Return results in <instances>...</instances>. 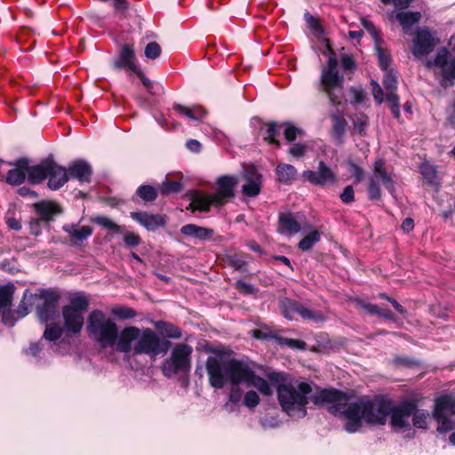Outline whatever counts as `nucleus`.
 <instances>
[{"label":"nucleus","mask_w":455,"mask_h":455,"mask_svg":"<svg viewBox=\"0 0 455 455\" xmlns=\"http://www.w3.org/2000/svg\"><path fill=\"white\" fill-rule=\"evenodd\" d=\"M349 396L337 389H321L311 396V401L318 406L326 405L328 411L340 417L344 421V429L347 433L361 430L363 422L370 425H385L390 416V425L395 430L409 426V418L415 411L414 401H403L395 404L383 396L361 397L356 402L349 403Z\"/></svg>","instance_id":"f257e3e1"},{"label":"nucleus","mask_w":455,"mask_h":455,"mask_svg":"<svg viewBox=\"0 0 455 455\" xmlns=\"http://www.w3.org/2000/svg\"><path fill=\"white\" fill-rule=\"evenodd\" d=\"M212 353L205 363L210 385L221 389L227 381L232 384L229 393V402L238 403L242 398V389L239 384L255 387L260 394L270 396L273 390L269 383L263 378L256 375L249 364L243 361L231 357L232 352L222 347H216L209 350Z\"/></svg>","instance_id":"f03ea898"},{"label":"nucleus","mask_w":455,"mask_h":455,"mask_svg":"<svg viewBox=\"0 0 455 455\" xmlns=\"http://www.w3.org/2000/svg\"><path fill=\"white\" fill-rule=\"evenodd\" d=\"M267 379L275 386L277 399L283 411L294 419H301L307 415V404L312 386L304 381H287L286 375L272 371L267 373Z\"/></svg>","instance_id":"7ed1b4c3"},{"label":"nucleus","mask_w":455,"mask_h":455,"mask_svg":"<svg viewBox=\"0 0 455 455\" xmlns=\"http://www.w3.org/2000/svg\"><path fill=\"white\" fill-rule=\"evenodd\" d=\"M170 342L162 340L150 328L140 330L136 326H127L121 330V336L116 351L124 354L147 355L155 359L160 355H165L170 347Z\"/></svg>","instance_id":"20e7f679"},{"label":"nucleus","mask_w":455,"mask_h":455,"mask_svg":"<svg viewBox=\"0 0 455 455\" xmlns=\"http://www.w3.org/2000/svg\"><path fill=\"white\" fill-rule=\"evenodd\" d=\"M88 336L101 348H115L118 347L121 336L117 323L103 311L92 310L87 318L86 326Z\"/></svg>","instance_id":"39448f33"},{"label":"nucleus","mask_w":455,"mask_h":455,"mask_svg":"<svg viewBox=\"0 0 455 455\" xmlns=\"http://www.w3.org/2000/svg\"><path fill=\"white\" fill-rule=\"evenodd\" d=\"M238 179L233 175H223L218 178V189L215 193L205 194L196 192L192 196L190 208L192 211L208 212L211 206L220 207L235 196V188Z\"/></svg>","instance_id":"423d86ee"},{"label":"nucleus","mask_w":455,"mask_h":455,"mask_svg":"<svg viewBox=\"0 0 455 455\" xmlns=\"http://www.w3.org/2000/svg\"><path fill=\"white\" fill-rule=\"evenodd\" d=\"M48 180L47 186L51 190H58L69 180L68 170L58 164L54 160L46 158L29 170V183L37 185Z\"/></svg>","instance_id":"0eeeda50"},{"label":"nucleus","mask_w":455,"mask_h":455,"mask_svg":"<svg viewBox=\"0 0 455 455\" xmlns=\"http://www.w3.org/2000/svg\"><path fill=\"white\" fill-rule=\"evenodd\" d=\"M88 306V299L83 294H76L70 298L69 305L63 307L62 315L67 332L77 334L81 331L84 323V313Z\"/></svg>","instance_id":"6e6552de"},{"label":"nucleus","mask_w":455,"mask_h":455,"mask_svg":"<svg viewBox=\"0 0 455 455\" xmlns=\"http://www.w3.org/2000/svg\"><path fill=\"white\" fill-rule=\"evenodd\" d=\"M434 419L437 422V431L448 433L455 427V396L443 394L435 399L432 411Z\"/></svg>","instance_id":"1a4fd4ad"},{"label":"nucleus","mask_w":455,"mask_h":455,"mask_svg":"<svg viewBox=\"0 0 455 455\" xmlns=\"http://www.w3.org/2000/svg\"><path fill=\"white\" fill-rule=\"evenodd\" d=\"M192 347L184 343L177 344L172 351L169 359L163 364L162 371L164 376L172 378L179 372H188L191 368Z\"/></svg>","instance_id":"9d476101"},{"label":"nucleus","mask_w":455,"mask_h":455,"mask_svg":"<svg viewBox=\"0 0 455 455\" xmlns=\"http://www.w3.org/2000/svg\"><path fill=\"white\" fill-rule=\"evenodd\" d=\"M372 175L369 180L368 194L371 200H379L381 196L379 182L389 191L395 190L394 174L386 169L384 159L378 158L373 163Z\"/></svg>","instance_id":"9b49d317"},{"label":"nucleus","mask_w":455,"mask_h":455,"mask_svg":"<svg viewBox=\"0 0 455 455\" xmlns=\"http://www.w3.org/2000/svg\"><path fill=\"white\" fill-rule=\"evenodd\" d=\"M337 66V60L333 57L329 58L327 66L322 71L319 84V89L327 94L333 105L340 103V98L335 95L333 91L340 88L343 83V76L339 75Z\"/></svg>","instance_id":"f8f14e48"},{"label":"nucleus","mask_w":455,"mask_h":455,"mask_svg":"<svg viewBox=\"0 0 455 455\" xmlns=\"http://www.w3.org/2000/svg\"><path fill=\"white\" fill-rule=\"evenodd\" d=\"M279 305L282 314L289 320H292L295 314H298L304 320L314 323H322L326 320L323 312L309 309L295 300L283 299Z\"/></svg>","instance_id":"ddd939ff"},{"label":"nucleus","mask_w":455,"mask_h":455,"mask_svg":"<svg viewBox=\"0 0 455 455\" xmlns=\"http://www.w3.org/2000/svg\"><path fill=\"white\" fill-rule=\"evenodd\" d=\"M302 177L311 184L320 187L336 186L339 181L337 174L323 161L319 162L315 171H304Z\"/></svg>","instance_id":"4468645a"},{"label":"nucleus","mask_w":455,"mask_h":455,"mask_svg":"<svg viewBox=\"0 0 455 455\" xmlns=\"http://www.w3.org/2000/svg\"><path fill=\"white\" fill-rule=\"evenodd\" d=\"M438 42L427 28H419L412 42V53L417 58L426 56L434 50Z\"/></svg>","instance_id":"2eb2a0df"},{"label":"nucleus","mask_w":455,"mask_h":455,"mask_svg":"<svg viewBox=\"0 0 455 455\" xmlns=\"http://www.w3.org/2000/svg\"><path fill=\"white\" fill-rule=\"evenodd\" d=\"M43 301L42 305L37 308V315L41 322H48L52 320L58 313L57 306L60 296L51 291H41L39 294H36Z\"/></svg>","instance_id":"dca6fc26"},{"label":"nucleus","mask_w":455,"mask_h":455,"mask_svg":"<svg viewBox=\"0 0 455 455\" xmlns=\"http://www.w3.org/2000/svg\"><path fill=\"white\" fill-rule=\"evenodd\" d=\"M449 52L446 48L440 49L433 60L427 61L428 68H438L443 77L446 80L455 79V59L448 60Z\"/></svg>","instance_id":"f3484780"},{"label":"nucleus","mask_w":455,"mask_h":455,"mask_svg":"<svg viewBox=\"0 0 455 455\" xmlns=\"http://www.w3.org/2000/svg\"><path fill=\"white\" fill-rule=\"evenodd\" d=\"M386 71L383 78V84L387 90L386 99L389 103V108L393 116L398 119L400 117V106L399 97L395 92L397 88V77L392 71Z\"/></svg>","instance_id":"a211bd4d"},{"label":"nucleus","mask_w":455,"mask_h":455,"mask_svg":"<svg viewBox=\"0 0 455 455\" xmlns=\"http://www.w3.org/2000/svg\"><path fill=\"white\" fill-rule=\"evenodd\" d=\"M9 165H13L14 168L11 169L6 175V182L12 186H19L24 182L26 175L29 181V170L32 165H29V161L26 158H20L14 164L9 163Z\"/></svg>","instance_id":"6ab92c4d"},{"label":"nucleus","mask_w":455,"mask_h":455,"mask_svg":"<svg viewBox=\"0 0 455 455\" xmlns=\"http://www.w3.org/2000/svg\"><path fill=\"white\" fill-rule=\"evenodd\" d=\"M246 183L242 188L244 196L254 197L260 193L262 176L254 166H248L244 171Z\"/></svg>","instance_id":"aec40b11"},{"label":"nucleus","mask_w":455,"mask_h":455,"mask_svg":"<svg viewBox=\"0 0 455 455\" xmlns=\"http://www.w3.org/2000/svg\"><path fill=\"white\" fill-rule=\"evenodd\" d=\"M301 228V222L296 214L289 212L279 213L277 227L279 234L291 236L300 232Z\"/></svg>","instance_id":"412c9836"},{"label":"nucleus","mask_w":455,"mask_h":455,"mask_svg":"<svg viewBox=\"0 0 455 455\" xmlns=\"http://www.w3.org/2000/svg\"><path fill=\"white\" fill-rule=\"evenodd\" d=\"M113 66L116 70L126 68L132 72L139 68L136 64V57L132 44H125L122 46L118 58L114 60Z\"/></svg>","instance_id":"4be33fe9"},{"label":"nucleus","mask_w":455,"mask_h":455,"mask_svg":"<svg viewBox=\"0 0 455 455\" xmlns=\"http://www.w3.org/2000/svg\"><path fill=\"white\" fill-rule=\"evenodd\" d=\"M67 170L69 177L80 182H89L92 172L91 165L84 160L72 162Z\"/></svg>","instance_id":"5701e85b"},{"label":"nucleus","mask_w":455,"mask_h":455,"mask_svg":"<svg viewBox=\"0 0 455 455\" xmlns=\"http://www.w3.org/2000/svg\"><path fill=\"white\" fill-rule=\"evenodd\" d=\"M132 218L148 230H155L164 225V220L160 215L149 214L148 212H132Z\"/></svg>","instance_id":"b1692460"},{"label":"nucleus","mask_w":455,"mask_h":455,"mask_svg":"<svg viewBox=\"0 0 455 455\" xmlns=\"http://www.w3.org/2000/svg\"><path fill=\"white\" fill-rule=\"evenodd\" d=\"M330 117L331 119V137L334 140L340 143L345 134L347 121L339 110L331 113Z\"/></svg>","instance_id":"393cba45"},{"label":"nucleus","mask_w":455,"mask_h":455,"mask_svg":"<svg viewBox=\"0 0 455 455\" xmlns=\"http://www.w3.org/2000/svg\"><path fill=\"white\" fill-rule=\"evenodd\" d=\"M180 232L185 235L195 237L201 241H209L214 235V230L212 228H203L195 224H187L183 226Z\"/></svg>","instance_id":"a878e982"},{"label":"nucleus","mask_w":455,"mask_h":455,"mask_svg":"<svg viewBox=\"0 0 455 455\" xmlns=\"http://www.w3.org/2000/svg\"><path fill=\"white\" fill-rule=\"evenodd\" d=\"M395 18L401 24L404 33H408L412 25L419 22L421 13L419 12H399L395 14Z\"/></svg>","instance_id":"bb28decb"},{"label":"nucleus","mask_w":455,"mask_h":455,"mask_svg":"<svg viewBox=\"0 0 455 455\" xmlns=\"http://www.w3.org/2000/svg\"><path fill=\"white\" fill-rule=\"evenodd\" d=\"M305 229H308L309 233L306 235L298 243V248L302 251H310L315 243L321 240V233L316 228L310 226H304Z\"/></svg>","instance_id":"cd10ccee"},{"label":"nucleus","mask_w":455,"mask_h":455,"mask_svg":"<svg viewBox=\"0 0 455 455\" xmlns=\"http://www.w3.org/2000/svg\"><path fill=\"white\" fill-rule=\"evenodd\" d=\"M36 211L42 220H49L59 212V205L53 202H40L35 204Z\"/></svg>","instance_id":"c85d7f7f"},{"label":"nucleus","mask_w":455,"mask_h":455,"mask_svg":"<svg viewBox=\"0 0 455 455\" xmlns=\"http://www.w3.org/2000/svg\"><path fill=\"white\" fill-rule=\"evenodd\" d=\"M154 325L160 334L166 338L180 339L182 335L181 330L172 323L164 321H157Z\"/></svg>","instance_id":"c756f323"},{"label":"nucleus","mask_w":455,"mask_h":455,"mask_svg":"<svg viewBox=\"0 0 455 455\" xmlns=\"http://www.w3.org/2000/svg\"><path fill=\"white\" fill-rule=\"evenodd\" d=\"M64 231L76 241H84L92 234V228L89 226L78 227L77 225H68L64 227Z\"/></svg>","instance_id":"7c9ffc66"},{"label":"nucleus","mask_w":455,"mask_h":455,"mask_svg":"<svg viewBox=\"0 0 455 455\" xmlns=\"http://www.w3.org/2000/svg\"><path fill=\"white\" fill-rule=\"evenodd\" d=\"M174 109L191 120H202L207 115L206 110L201 106L188 108L180 104L174 106Z\"/></svg>","instance_id":"2f4dec72"},{"label":"nucleus","mask_w":455,"mask_h":455,"mask_svg":"<svg viewBox=\"0 0 455 455\" xmlns=\"http://www.w3.org/2000/svg\"><path fill=\"white\" fill-rule=\"evenodd\" d=\"M276 175L280 182L289 183L295 179L297 170L291 164H280L276 166Z\"/></svg>","instance_id":"473e14b6"},{"label":"nucleus","mask_w":455,"mask_h":455,"mask_svg":"<svg viewBox=\"0 0 455 455\" xmlns=\"http://www.w3.org/2000/svg\"><path fill=\"white\" fill-rule=\"evenodd\" d=\"M282 126L283 124H277L275 123L267 124L264 133V140L271 144H275L276 147H279L280 143L276 138L280 133Z\"/></svg>","instance_id":"72a5a7b5"},{"label":"nucleus","mask_w":455,"mask_h":455,"mask_svg":"<svg viewBox=\"0 0 455 455\" xmlns=\"http://www.w3.org/2000/svg\"><path fill=\"white\" fill-rule=\"evenodd\" d=\"M419 172L423 179L431 185H434L437 181V172L434 165L427 162H424L419 166Z\"/></svg>","instance_id":"f704fd0d"},{"label":"nucleus","mask_w":455,"mask_h":455,"mask_svg":"<svg viewBox=\"0 0 455 455\" xmlns=\"http://www.w3.org/2000/svg\"><path fill=\"white\" fill-rule=\"evenodd\" d=\"M136 193L145 202H152L157 197L156 188L149 185L140 186Z\"/></svg>","instance_id":"c9c22d12"},{"label":"nucleus","mask_w":455,"mask_h":455,"mask_svg":"<svg viewBox=\"0 0 455 455\" xmlns=\"http://www.w3.org/2000/svg\"><path fill=\"white\" fill-rule=\"evenodd\" d=\"M411 415L414 427L418 428H427V419L429 416L427 411L425 410H419L416 407Z\"/></svg>","instance_id":"e433bc0d"},{"label":"nucleus","mask_w":455,"mask_h":455,"mask_svg":"<svg viewBox=\"0 0 455 455\" xmlns=\"http://www.w3.org/2000/svg\"><path fill=\"white\" fill-rule=\"evenodd\" d=\"M377 51L378 60L380 68L383 70H387L390 65V55L387 50L383 49L380 45V42L377 41L375 45Z\"/></svg>","instance_id":"4c0bfd02"},{"label":"nucleus","mask_w":455,"mask_h":455,"mask_svg":"<svg viewBox=\"0 0 455 455\" xmlns=\"http://www.w3.org/2000/svg\"><path fill=\"white\" fill-rule=\"evenodd\" d=\"M111 313L118 319H131L136 315V312L128 307L119 306L112 308Z\"/></svg>","instance_id":"58836bf2"},{"label":"nucleus","mask_w":455,"mask_h":455,"mask_svg":"<svg viewBox=\"0 0 455 455\" xmlns=\"http://www.w3.org/2000/svg\"><path fill=\"white\" fill-rule=\"evenodd\" d=\"M62 335V329L59 324H48L45 327L44 337L47 340L55 341Z\"/></svg>","instance_id":"ea45409f"},{"label":"nucleus","mask_w":455,"mask_h":455,"mask_svg":"<svg viewBox=\"0 0 455 455\" xmlns=\"http://www.w3.org/2000/svg\"><path fill=\"white\" fill-rule=\"evenodd\" d=\"M181 183L177 180H166L160 187V192L163 195L178 193L181 190Z\"/></svg>","instance_id":"a19ab883"},{"label":"nucleus","mask_w":455,"mask_h":455,"mask_svg":"<svg viewBox=\"0 0 455 455\" xmlns=\"http://www.w3.org/2000/svg\"><path fill=\"white\" fill-rule=\"evenodd\" d=\"M12 290L11 287H0V311L11 305Z\"/></svg>","instance_id":"79ce46f5"},{"label":"nucleus","mask_w":455,"mask_h":455,"mask_svg":"<svg viewBox=\"0 0 455 455\" xmlns=\"http://www.w3.org/2000/svg\"><path fill=\"white\" fill-rule=\"evenodd\" d=\"M259 396L257 392L249 390L244 394L243 404L250 409L255 408L259 403Z\"/></svg>","instance_id":"37998d69"},{"label":"nucleus","mask_w":455,"mask_h":455,"mask_svg":"<svg viewBox=\"0 0 455 455\" xmlns=\"http://www.w3.org/2000/svg\"><path fill=\"white\" fill-rule=\"evenodd\" d=\"M145 56L150 60H156L161 54V47L156 42H150L145 47Z\"/></svg>","instance_id":"c03bdc74"},{"label":"nucleus","mask_w":455,"mask_h":455,"mask_svg":"<svg viewBox=\"0 0 455 455\" xmlns=\"http://www.w3.org/2000/svg\"><path fill=\"white\" fill-rule=\"evenodd\" d=\"M94 222L98 225L116 232H119L121 227L113 222L109 218L104 216H98L94 219Z\"/></svg>","instance_id":"a18cd8bd"},{"label":"nucleus","mask_w":455,"mask_h":455,"mask_svg":"<svg viewBox=\"0 0 455 455\" xmlns=\"http://www.w3.org/2000/svg\"><path fill=\"white\" fill-rule=\"evenodd\" d=\"M355 129L362 133L368 124V117L364 114H356L352 117Z\"/></svg>","instance_id":"49530a36"},{"label":"nucleus","mask_w":455,"mask_h":455,"mask_svg":"<svg viewBox=\"0 0 455 455\" xmlns=\"http://www.w3.org/2000/svg\"><path fill=\"white\" fill-rule=\"evenodd\" d=\"M279 343L293 349H305L306 343L301 339L280 338Z\"/></svg>","instance_id":"de8ad7c7"},{"label":"nucleus","mask_w":455,"mask_h":455,"mask_svg":"<svg viewBox=\"0 0 455 455\" xmlns=\"http://www.w3.org/2000/svg\"><path fill=\"white\" fill-rule=\"evenodd\" d=\"M124 242L128 247H136L141 243V238L139 235L133 232H127L124 236Z\"/></svg>","instance_id":"09e8293b"},{"label":"nucleus","mask_w":455,"mask_h":455,"mask_svg":"<svg viewBox=\"0 0 455 455\" xmlns=\"http://www.w3.org/2000/svg\"><path fill=\"white\" fill-rule=\"evenodd\" d=\"M339 198L345 204H349L355 201V191L351 185L347 186L340 194Z\"/></svg>","instance_id":"8fccbe9b"},{"label":"nucleus","mask_w":455,"mask_h":455,"mask_svg":"<svg viewBox=\"0 0 455 455\" xmlns=\"http://www.w3.org/2000/svg\"><path fill=\"white\" fill-rule=\"evenodd\" d=\"M349 172L355 177V183L358 184L363 178V170L353 162L348 163Z\"/></svg>","instance_id":"3c124183"},{"label":"nucleus","mask_w":455,"mask_h":455,"mask_svg":"<svg viewBox=\"0 0 455 455\" xmlns=\"http://www.w3.org/2000/svg\"><path fill=\"white\" fill-rule=\"evenodd\" d=\"M300 133L301 131L293 125H288L283 131L284 137L289 142L295 140Z\"/></svg>","instance_id":"603ef678"},{"label":"nucleus","mask_w":455,"mask_h":455,"mask_svg":"<svg viewBox=\"0 0 455 455\" xmlns=\"http://www.w3.org/2000/svg\"><path fill=\"white\" fill-rule=\"evenodd\" d=\"M371 84H372V94H373L374 100L377 104H381L384 100L383 90L380 87V85L374 81L371 82Z\"/></svg>","instance_id":"864d4df0"},{"label":"nucleus","mask_w":455,"mask_h":455,"mask_svg":"<svg viewBox=\"0 0 455 455\" xmlns=\"http://www.w3.org/2000/svg\"><path fill=\"white\" fill-rule=\"evenodd\" d=\"M356 304L359 307L364 309L370 315H377L379 314V307L374 304L366 303L361 299L356 300Z\"/></svg>","instance_id":"5fc2aeb1"},{"label":"nucleus","mask_w":455,"mask_h":455,"mask_svg":"<svg viewBox=\"0 0 455 455\" xmlns=\"http://www.w3.org/2000/svg\"><path fill=\"white\" fill-rule=\"evenodd\" d=\"M307 147L304 144L297 143L289 148V153L295 157H301L305 155Z\"/></svg>","instance_id":"6e6d98bb"},{"label":"nucleus","mask_w":455,"mask_h":455,"mask_svg":"<svg viewBox=\"0 0 455 455\" xmlns=\"http://www.w3.org/2000/svg\"><path fill=\"white\" fill-rule=\"evenodd\" d=\"M413 0H381L385 4H392L397 9L408 8Z\"/></svg>","instance_id":"4d7b16f0"},{"label":"nucleus","mask_w":455,"mask_h":455,"mask_svg":"<svg viewBox=\"0 0 455 455\" xmlns=\"http://www.w3.org/2000/svg\"><path fill=\"white\" fill-rule=\"evenodd\" d=\"M305 19L307 22V25L309 26V28L312 29V30H315V31H321L322 30V28L319 24V21H318V19L312 16L310 13L307 12L305 14Z\"/></svg>","instance_id":"13d9d810"},{"label":"nucleus","mask_w":455,"mask_h":455,"mask_svg":"<svg viewBox=\"0 0 455 455\" xmlns=\"http://www.w3.org/2000/svg\"><path fill=\"white\" fill-rule=\"evenodd\" d=\"M362 25L366 28L375 39V42L379 41L377 29L373 23L364 18L362 19Z\"/></svg>","instance_id":"bf43d9fd"},{"label":"nucleus","mask_w":455,"mask_h":455,"mask_svg":"<svg viewBox=\"0 0 455 455\" xmlns=\"http://www.w3.org/2000/svg\"><path fill=\"white\" fill-rule=\"evenodd\" d=\"M235 287L244 294H251L254 293L255 291V289L251 284L243 281H237L235 283Z\"/></svg>","instance_id":"052dcab7"},{"label":"nucleus","mask_w":455,"mask_h":455,"mask_svg":"<svg viewBox=\"0 0 455 455\" xmlns=\"http://www.w3.org/2000/svg\"><path fill=\"white\" fill-rule=\"evenodd\" d=\"M351 93L355 103H363L366 98V94L362 89L353 88Z\"/></svg>","instance_id":"680f3d73"},{"label":"nucleus","mask_w":455,"mask_h":455,"mask_svg":"<svg viewBox=\"0 0 455 455\" xmlns=\"http://www.w3.org/2000/svg\"><path fill=\"white\" fill-rule=\"evenodd\" d=\"M379 297L389 301L392 304V306L394 307V308L401 315L405 314L406 310L404 309V307L402 305H400L395 299H391L385 294H379Z\"/></svg>","instance_id":"e2e57ef3"},{"label":"nucleus","mask_w":455,"mask_h":455,"mask_svg":"<svg viewBox=\"0 0 455 455\" xmlns=\"http://www.w3.org/2000/svg\"><path fill=\"white\" fill-rule=\"evenodd\" d=\"M341 67L344 70H351L355 68V62L350 56L344 55L341 58Z\"/></svg>","instance_id":"0e129e2a"},{"label":"nucleus","mask_w":455,"mask_h":455,"mask_svg":"<svg viewBox=\"0 0 455 455\" xmlns=\"http://www.w3.org/2000/svg\"><path fill=\"white\" fill-rule=\"evenodd\" d=\"M134 73L138 76V77L141 80L143 85L150 90L152 87H153V83L148 78L145 76L144 73L140 69L138 68L137 70L134 71Z\"/></svg>","instance_id":"69168bd1"},{"label":"nucleus","mask_w":455,"mask_h":455,"mask_svg":"<svg viewBox=\"0 0 455 455\" xmlns=\"http://www.w3.org/2000/svg\"><path fill=\"white\" fill-rule=\"evenodd\" d=\"M6 224L11 229L13 230H20L21 228L20 221L15 218H7Z\"/></svg>","instance_id":"338daca9"},{"label":"nucleus","mask_w":455,"mask_h":455,"mask_svg":"<svg viewBox=\"0 0 455 455\" xmlns=\"http://www.w3.org/2000/svg\"><path fill=\"white\" fill-rule=\"evenodd\" d=\"M401 227L404 232L410 233L414 228V221L411 218H406Z\"/></svg>","instance_id":"774afa93"}]
</instances>
